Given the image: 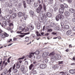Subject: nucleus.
I'll return each mask as SVG.
<instances>
[{
  "mask_svg": "<svg viewBox=\"0 0 75 75\" xmlns=\"http://www.w3.org/2000/svg\"><path fill=\"white\" fill-rule=\"evenodd\" d=\"M50 25L51 27H55L56 26V24L55 23L52 22L51 23Z\"/></svg>",
  "mask_w": 75,
  "mask_h": 75,
  "instance_id": "17",
  "label": "nucleus"
},
{
  "mask_svg": "<svg viewBox=\"0 0 75 75\" xmlns=\"http://www.w3.org/2000/svg\"><path fill=\"white\" fill-rule=\"evenodd\" d=\"M21 6H22V4L21 3H19L18 6V7L19 8H21Z\"/></svg>",
  "mask_w": 75,
  "mask_h": 75,
  "instance_id": "32",
  "label": "nucleus"
},
{
  "mask_svg": "<svg viewBox=\"0 0 75 75\" xmlns=\"http://www.w3.org/2000/svg\"><path fill=\"white\" fill-rule=\"evenodd\" d=\"M25 57H23L20 58H19L18 59V61H19V63L21 64V62H22V61L20 59H24V58Z\"/></svg>",
  "mask_w": 75,
  "mask_h": 75,
  "instance_id": "19",
  "label": "nucleus"
},
{
  "mask_svg": "<svg viewBox=\"0 0 75 75\" xmlns=\"http://www.w3.org/2000/svg\"><path fill=\"white\" fill-rule=\"evenodd\" d=\"M59 12L60 14L64 13V9L59 8Z\"/></svg>",
  "mask_w": 75,
  "mask_h": 75,
  "instance_id": "16",
  "label": "nucleus"
},
{
  "mask_svg": "<svg viewBox=\"0 0 75 75\" xmlns=\"http://www.w3.org/2000/svg\"><path fill=\"white\" fill-rule=\"evenodd\" d=\"M40 51L38 50H37L35 52V54L36 55H39L40 54Z\"/></svg>",
  "mask_w": 75,
  "mask_h": 75,
  "instance_id": "30",
  "label": "nucleus"
},
{
  "mask_svg": "<svg viewBox=\"0 0 75 75\" xmlns=\"http://www.w3.org/2000/svg\"><path fill=\"white\" fill-rule=\"evenodd\" d=\"M25 40H26V41H29V37H26L25 38Z\"/></svg>",
  "mask_w": 75,
  "mask_h": 75,
  "instance_id": "38",
  "label": "nucleus"
},
{
  "mask_svg": "<svg viewBox=\"0 0 75 75\" xmlns=\"http://www.w3.org/2000/svg\"><path fill=\"white\" fill-rule=\"evenodd\" d=\"M43 17H44L45 18H47V15L46 13H45Z\"/></svg>",
  "mask_w": 75,
  "mask_h": 75,
  "instance_id": "45",
  "label": "nucleus"
},
{
  "mask_svg": "<svg viewBox=\"0 0 75 75\" xmlns=\"http://www.w3.org/2000/svg\"><path fill=\"white\" fill-rule=\"evenodd\" d=\"M56 58L57 59L59 60V59H61V56L60 55H57Z\"/></svg>",
  "mask_w": 75,
  "mask_h": 75,
  "instance_id": "21",
  "label": "nucleus"
},
{
  "mask_svg": "<svg viewBox=\"0 0 75 75\" xmlns=\"http://www.w3.org/2000/svg\"><path fill=\"white\" fill-rule=\"evenodd\" d=\"M6 4L7 6H8L9 7H12V6H13V4L11 3H10L9 4L8 3H6Z\"/></svg>",
  "mask_w": 75,
  "mask_h": 75,
  "instance_id": "18",
  "label": "nucleus"
},
{
  "mask_svg": "<svg viewBox=\"0 0 75 75\" xmlns=\"http://www.w3.org/2000/svg\"><path fill=\"white\" fill-rule=\"evenodd\" d=\"M29 28L30 29V30H33L34 28V26L33 25L31 24H30L29 25Z\"/></svg>",
  "mask_w": 75,
  "mask_h": 75,
  "instance_id": "10",
  "label": "nucleus"
},
{
  "mask_svg": "<svg viewBox=\"0 0 75 75\" xmlns=\"http://www.w3.org/2000/svg\"><path fill=\"white\" fill-rule=\"evenodd\" d=\"M7 21L8 23H10V22L11 21L10 20V19H9L7 20Z\"/></svg>",
  "mask_w": 75,
  "mask_h": 75,
  "instance_id": "64",
  "label": "nucleus"
},
{
  "mask_svg": "<svg viewBox=\"0 0 75 75\" xmlns=\"http://www.w3.org/2000/svg\"><path fill=\"white\" fill-rule=\"evenodd\" d=\"M28 30H29V28H27V29H25V32H27L28 31Z\"/></svg>",
  "mask_w": 75,
  "mask_h": 75,
  "instance_id": "59",
  "label": "nucleus"
},
{
  "mask_svg": "<svg viewBox=\"0 0 75 75\" xmlns=\"http://www.w3.org/2000/svg\"><path fill=\"white\" fill-rule=\"evenodd\" d=\"M68 8V5L66 4H64V8Z\"/></svg>",
  "mask_w": 75,
  "mask_h": 75,
  "instance_id": "48",
  "label": "nucleus"
},
{
  "mask_svg": "<svg viewBox=\"0 0 75 75\" xmlns=\"http://www.w3.org/2000/svg\"><path fill=\"white\" fill-rule=\"evenodd\" d=\"M32 73L33 74H37V71L35 70H34L32 72Z\"/></svg>",
  "mask_w": 75,
  "mask_h": 75,
  "instance_id": "44",
  "label": "nucleus"
},
{
  "mask_svg": "<svg viewBox=\"0 0 75 75\" xmlns=\"http://www.w3.org/2000/svg\"><path fill=\"white\" fill-rule=\"evenodd\" d=\"M33 67V64H31L29 66V69L30 70H31V69Z\"/></svg>",
  "mask_w": 75,
  "mask_h": 75,
  "instance_id": "35",
  "label": "nucleus"
},
{
  "mask_svg": "<svg viewBox=\"0 0 75 75\" xmlns=\"http://www.w3.org/2000/svg\"><path fill=\"white\" fill-rule=\"evenodd\" d=\"M34 7H37L38 6V3H35L34 4Z\"/></svg>",
  "mask_w": 75,
  "mask_h": 75,
  "instance_id": "34",
  "label": "nucleus"
},
{
  "mask_svg": "<svg viewBox=\"0 0 75 75\" xmlns=\"http://www.w3.org/2000/svg\"><path fill=\"white\" fill-rule=\"evenodd\" d=\"M53 0H49V3H50V4H51L52 3V1Z\"/></svg>",
  "mask_w": 75,
  "mask_h": 75,
  "instance_id": "62",
  "label": "nucleus"
},
{
  "mask_svg": "<svg viewBox=\"0 0 75 75\" xmlns=\"http://www.w3.org/2000/svg\"><path fill=\"white\" fill-rule=\"evenodd\" d=\"M36 34H37V36H41L40 35V34L39 35H38V33H39V32L38 31H37L36 32Z\"/></svg>",
  "mask_w": 75,
  "mask_h": 75,
  "instance_id": "42",
  "label": "nucleus"
},
{
  "mask_svg": "<svg viewBox=\"0 0 75 75\" xmlns=\"http://www.w3.org/2000/svg\"><path fill=\"white\" fill-rule=\"evenodd\" d=\"M0 35L2 38H6V37H8V34L6 33H4L3 34H0Z\"/></svg>",
  "mask_w": 75,
  "mask_h": 75,
  "instance_id": "2",
  "label": "nucleus"
},
{
  "mask_svg": "<svg viewBox=\"0 0 75 75\" xmlns=\"http://www.w3.org/2000/svg\"><path fill=\"white\" fill-rule=\"evenodd\" d=\"M30 15H31V16H34V12L32 11H30Z\"/></svg>",
  "mask_w": 75,
  "mask_h": 75,
  "instance_id": "28",
  "label": "nucleus"
},
{
  "mask_svg": "<svg viewBox=\"0 0 75 75\" xmlns=\"http://www.w3.org/2000/svg\"><path fill=\"white\" fill-rule=\"evenodd\" d=\"M59 16H60V14H58V15H56V20L57 21H59V20L60 19Z\"/></svg>",
  "mask_w": 75,
  "mask_h": 75,
  "instance_id": "12",
  "label": "nucleus"
},
{
  "mask_svg": "<svg viewBox=\"0 0 75 75\" xmlns=\"http://www.w3.org/2000/svg\"><path fill=\"white\" fill-rule=\"evenodd\" d=\"M63 63V61H62L61 62L59 61V64H62Z\"/></svg>",
  "mask_w": 75,
  "mask_h": 75,
  "instance_id": "57",
  "label": "nucleus"
},
{
  "mask_svg": "<svg viewBox=\"0 0 75 75\" xmlns=\"http://www.w3.org/2000/svg\"><path fill=\"white\" fill-rule=\"evenodd\" d=\"M20 64H17L16 68L17 69H18L20 68Z\"/></svg>",
  "mask_w": 75,
  "mask_h": 75,
  "instance_id": "52",
  "label": "nucleus"
},
{
  "mask_svg": "<svg viewBox=\"0 0 75 75\" xmlns=\"http://www.w3.org/2000/svg\"><path fill=\"white\" fill-rule=\"evenodd\" d=\"M2 25L1 24V23L0 22V25L2 27H3V28H6V27L7 25V23H6V22L4 21L3 22H2Z\"/></svg>",
  "mask_w": 75,
  "mask_h": 75,
  "instance_id": "3",
  "label": "nucleus"
},
{
  "mask_svg": "<svg viewBox=\"0 0 75 75\" xmlns=\"http://www.w3.org/2000/svg\"><path fill=\"white\" fill-rule=\"evenodd\" d=\"M27 3L28 4H30L31 1L30 0H26Z\"/></svg>",
  "mask_w": 75,
  "mask_h": 75,
  "instance_id": "40",
  "label": "nucleus"
},
{
  "mask_svg": "<svg viewBox=\"0 0 75 75\" xmlns=\"http://www.w3.org/2000/svg\"><path fill=\"white\" fill-rule=\"evenodd\" d=\"M7 28V30H12V29H11V28H10V27H8Z\"/></svg>",
  "mask_w": 75,
  "mask_h": 75,
  "instance_id": "55",
  "label": "nucleus"
},
{
  "mask_svg": "<svg viewBox=\"0 0 75 75\" xmlns=\"http://www.w3.org/2000/svg\"><path fill=\"white\" fill-rule=\"evenodd\" d=\"M64 75H69V74H68V73H64Z\"/></svg>",
  "mask_w": 75,
  "mask_h": 75,
  "instance_id": "63",
  "label": "nucleus"
},
{
  "mask_svg": "<svg viewBox=\"0 0 75 75\" xmlns=\"http://www.w3.org/2000/svg\"><path fill=\"white\" fill-rule=\"evenodd\" d=\"M55 54V53H54V52H53L52 53H51L49 54L50 55H51V56H52L54 55Z\"/></svg>",
  "mask_w": 75,
  "mask_h": 75,
  "instance_id": "39",
  "label": "nucleus"
},
{
  "mask_svg": "<svg viewBox=\"0 0 75 75\" xmlns=\"http://www.w3.org/2000/svg\"><path fill=\"white\" fill-rule=\"evenodd\" d=\"M8 73V71H7V69H5L4 71V72L2 73L3 75H6Z\"/></svg>",
  "mask_w": 75,
  "mask_h": 75,
  "instance_id": "8",
  "label": "nucleus"
},
{
  "mask_svg": "<svg viewBox=\"0 0 75 75\" xmlns=\"http://www.w3.org/2000/svg\"><path fill=\"white\" fill-rule=\"evenodd\" d=\"M30 34V32L28 33H24L23 35H19V37H20L21 38H23V37H24V36H25V35H27L28 34Z\"/></svg>",
  "mask_w": 75,
  "mask_h": 75,
  "instance_id": "13",
  "label": "nucleus"
},
{
  "mask_svg": "<svg viewBox=\"0 0 75 75\" xmlns=\"http://www.w3.org/2000/svg\"><path fill=\"white\" fill-rule=\"evenodd\" d=\"M48 54H49V53L48 52H45L43 53L42 54V56L44 57H45L48 56Z\"/></svg>",
  "mask_w": 75,
  "mask_h": 75,
  "instance_id": "11",
  "label": "nucleus"
},
{
  "mask_svg": "<svg viewBox=\"0 0 75 75\" xmlns=\"http://www.w3.org/2000/svg\"><path fill=\"white\" fill-rule=\"evenodd\" d=\"M37 29H38V30H39L40 29V28H41V26L40 25H38L37 27Z\"/></svg>",
  "mask_w": 75,
  "mask_h": 75,
  "instance_id": "54",
  "label": "nucleus"
},
{
  "mask_svg": "<svg viewBox=\"0 0 75 75\" xmlns=\"http://www.w3.org/2000/svg\"><path fill=\"white\" fill-rule=\"evenodd\" d=\"M52 59H57V57H56L55 56H54L52 57Z\"/></svg>",
  "mask_w": 75,
  "mask_h": 75,
  "instance_id": "49",
  "label": "nucleus"
},
{
  "mask_svg": "<svg viewBox=\"0 0 75 75\" xmlns=\"http://www.w3.org/2000/svg\"><path fill=\"white\" fill-rule=\"evenodd\" d=\"M60 7L61 8H62L63 9H64V5H63L62 4H61L60 5Z\"/></svg>",
  "mask_w": 75,
  "mask_h": 75,
  "instance_id": "43",
  "label": "nucleus"
},
{
  "mask_svg": "<svg viewBox=\"0 0 75 75\" xmlns=\"http://www.w3.org/2000/svg\"><path fill=\"white\" fill-rule=\"evenodd\" d=\"M23 14H23V13H22V12H19L18 13V17H22V16H24Z\"/></svg>",
  "mask_w": 75,
  "mask_h": 75,
  "instance_id": "20",
  "label": "nucleus"
},
{
  "mask_svg": "<svg viewBox=\"0 0 75 75\" xmlns=\"http://www.w3.org/2000/svg\"><path fill=\"white\" fill-rule=\"evenodd\" d=\"M69 73H70V74H74V71L73 70H70L69 71Z\"/></svg>",
  "mask_w": 75,
  "mask_h": 75,
  "instance_id": "29",
  "label": "nucleus"
},
{
  "mask_svg": "<svg viewBox=\"0 0 75 75\" xmlns=\"http://www.w3.org/2000/svg\"><path fill=\"white\" fill-rule=\"evenodd\" d=\"M47 17H52V14L49 12H47Z\"/></svg>",
  "mask_w": 75,
  "mask_h": 75,
  "instance_id": "15",
  "label": "nucleus"
},
{
  "mask_svg": "<svg viewBox=\"0 0 75 75\" xmlns=\"http://www.w3.org/2000/svg\"><path fill=\"white\" fill-rule=\"evenodd\" d=\"M42 8V5L41 4H39V6L36 9V12L37 13H40V14H42L43 12L41 11Z\"/></svg>",
  "mask_w": 75,
  "mask_h": 75,
  "instance_id": "1",
  "label": "nucleus"
},
{
  "mask_svg": "<svg viewBox=\"0 0 75 75\" xmlns=\"http://www.w3.org/2000/svg\"><path fill=\"white\" fill-rule=\"evenodd\" d=\"M59 18L60 20H63V19H64V15H60V16H59Z\"/></svg>",
  "mask_w": 75,
  "mask_h": 75,
  "instance_id": "26",
  "label": "nucleus"
},
{
  "mask_svg": "<svg viewBox=\"0 0 75 75\" xmlns=\"http://www.w3.org/2000/svg\"><path fill=\"white\" fill-rule=\"evenodd\" d=\"M16 17V13H14L11 15V17H13V18H14Z\"/></svg>",
  "mask_w": 75,
  "mask_h": 75,
  "instance_id": "25",
  "label": "nucleus"
},
{
  "mask_svg": "<svg viewBox=\"0 0 75 75\" xmlns=\"http://www.w3.org/2000/svg\"><path fill=\"white\" fill-rule=\"evenodd\" d=\"M25 65H28V62L27 61H26L25 62Z\"/></svg>",
  "mask_w": 75,
  "mask_h": 75,
  "instance_id": "53",
  "label": "nucleus"
},
{
  "mask_svg": "<svg viewBox=\"0 0 75 75\" xmlns=\"http://www.w3.org/2000/svg\"><path fill=\"white\" fill-rule=\"evenodd\" d=\"M23 13H23L24 15L23 16L24 17V20H26V19L27 18L28 16L26 15H25V14H24V12Z\"/></svg>",
  "mask_w": 75,
  "mask_h": 75,
  "instance_id": "27",
  "label": "nucleus"
},
{
  "mask_svg": "<svg viewBox=\"0 0 75 75\" xmlns=\"http://www.w3.org/2000/svg\"><path fill=\"white\" fill-rule=\"evenodd\" d=\"M66 34L67 35H70L71 34V30H69L67 31V32L66 33Z\"/></svg>",
  "mask_w": 75,
  "mask_h": 75,
  "instance_id": "22",
  "label": "nucleus"
},
{
  "mask_svg": "<svg viewBox=\"0 0 75 75\" xmlns=\"http://www.w3.org/2000/svg\"><path fill=\"white\" fill-rule=\"evenodd\" d=\"M13 24L12 23H11L9 24V26L10 27H11V26H13Z\"/></svg>",
  "mask_w": 75,
  "mask_h": 75,
  "instance_id": "60",
  "label": "nucleus"
},
{
  "mask_svg": "<svg viewBox=\"0 0 75 75\" xmlns=\"http://www.w3.org/2000/svg\"><path fill=\"white\" fill-rule=\"evenodd\" d=\"M55 30H58L59 31H62V29L61 28L58 27H56L54 28Z\"/></svg>",
  "mask_w": 75,
  "mask_h": 75,
  "instance_id": "14",
  "label": "nucleus"
},
{
  "mask_svg": "<svg viewBox=\"0 0 75 75\" xmlns=\"http://www.w3.org/2000/svg\"><path fill=\"white\" fill-rule=\"evenodd\" d=\"M18 71V70L17 69H15L14 70V73H16V72H17Z\"/></svg>",
  "mask_w": 75,
  "mask_h": 75,
  "instance_id": "56",
  "label": "nucleus"
},
{
  "mask_svg": "<svg viewBox=\"0 0 75 75\" xmlns=\"http://www.w3.org/2000/svg\"><path fill=\"white\" fill-rule=\"evenodd\" d=\"M65 27L66 29H68L69 28V26L68 25H66Z\"/></svg>",
  "mask_w": 75,
  "mask_h": 75,
  "instance_id": "36",
  "label": "nucleus"
},
{
  "mask_svg": "<svg viewBox=\"0 0 75 75\" xmlns=\"http://www.w3.org/2000/svg\"><path fill=\"white\" fill-rule=\"evenodd\" d=\"M64 15L66 17H68V16H69L70 13L68 11H66L64 12Z\"/></svg>",
  "mask_w": 75,
  "mask_h": 75,
  "instance_id": "9",
  "label": "nucleus"
},
{
  "mask_svg": "<svg viewBox=\"0 0 75 75\" xmlns=\"http://www.w3.org/2000/svg\"><path fill=\"white\" fill-rule=\"evenodd\" d=\"M52 30L51 29H48L47 32H52Z\"/></svg>",
  "mask_w": 75,
  "mask_h": 75,
  "instance_id": "46",
  "label": "nucleus"
},
{
  "mask_svg": "<svg viewBox=\"0 0 75 75\" xmlns=\"http://www.w3.org/2000/svg\"><path fill=\"white\" fill-rule=\"evenodd\" d=\"M21 32H22V31H18L17 32V33L18 34H24L23 33H21Z\"/></svg>",
  "mask_w": 75,
  "mask_h": 75,
  "instance_id": "41",
  "label": "nucleus"
},
{
  "mask_svg": "<svg viewBox=\"0 0 75 75\" xmlns=\"http://www.w3.org/2000/svg\"><path fill=\"white\" fill-rule=\"evenodd\" d=\"M47 65L43 64H41L40 65V68L41 69H44L47 68Z\"/></svg>",
  "mask_w": 75,
  "mask_h": 75,
  "instance_id": "4",
  "label": "nucleus"
},
{
  "mask_svg": "<svg viewBox=\"0 0 75 75\" xmlns=\"http://www.w3.org/2000/svg\"><path fill=\"white\" fill-rule=\"evenodd\" d=\"M23 3L24 8H27V6H26V3H25V1H23Z\"/></svg>",
  "mask_w": 75,
  "mask_h": 75,
  "instance_id": "23",
  "label": "nucleus"
},
{
  "mask_svg": "<svg viewBox=\"0 0 75 75\" xmlns=\"http://www.w3.org/2000/svg\"><path fill=\"white\" fill-rule=\"evenodd\" d=\"M43 8L45 11H46V6L44 4L43 5Z\"/></svg>",
  "mask_w": 75,
  "mask_h": 75,
  "instance_id": "37",
  "label": "nucleus"
},
{
  "mask_svg": "<svg viewBox=\"0 0 75 75\" xmlns=\"http://www.w3.org/2000/svg\"><path fill=\"white\" fill-rule=\"evenodd\" d=\"M34 54H35V52L31 53L29 55L28 57H29L30 58H31L32 57L33 58H35V57L34 55Z\"/></svg>",
  "mask_w": 75,
  "mask_h": 75,
  "instance_id": "5",
  "label": "nucleus"
},
{
  "mask_svg": "<svg viewBox=\"0 0 75 75\" xmlns=\"http://www.w3.org/2000/svg\"><path fill=\"white\" fill-rule=\"evenodd\" d=\"M9 13L10 14H12L13 13V11L11 10H10L9 11Z\"/></svg>",
  "mask_w": 75,
  "mask_h": 75,
  "instance_id": "61",
  "label": "nucleus"
},
{
  "mask_svg": "<svg viewBox=\"0 0 75 75\" xmlns=\"http://www.w3.org/2000/svg\"><path fill=\"white\" fill-rule=\"evenodd\" d=\"M25 29V28H23L21 26H19V30H21L22 31H23Z\"/></svg>",
  "mask_w": 75,
  "mask_h": 75,
  "instance_id": "24",
  "label": "nucleus"
},
{
  "mask_svg": "<svg viewBox=\"0 0 75 75\" xmlns=\"http://www.w3.org/2000/svg\"><path fill=\"white\" fill-rule=\"evenodd\" d=\"M12 69V67H11L9 70L8 72L9 73L11 72V70Z\"/></svg>",
  "mask_w": 75,
  "mask_h": 75,
  "instance_id": "51",
  "label": "nucleus"
},
{
  "mask_svg": "<svg viewBox=\"0 0 75 75\" xmlns=\"http://www.w3.org/2000/svg\"><path fill=\"white\" fill-rule=\"evenodd\" d=\"M52 34L53 35H56V34H57V33H55L54 32H53L52 33Z\"/></svg>",
  "mask_w": 75,
  "mask_h": 75,
  "instance_id": "58",
  "label": "nucleus"
},
{
  "mask_svg": "<svg viewBox=\"0 0 75 75\" xmlns=\"http://www.w3.org/2000/svg\"><path fill=\"white\" fill-rule=\"evenodd\" d=\"M10 18H11V16L10 15H9L5 16L4 17V19L5 20L7 21L9 20Z\"/></svg>",
  "mask_w": 75,
  "mask_h": 75,
  "instance_id": "7",
  "label": "nucleus"
},
{
  "mask_svg": "<svg viewBox=\"0 0 75 75\" xmlns=\"http://www.w3.org/2000/svg\"><path fill=\"white\" fill-rule=\"evenodd\" d=\"M25 70V68L24 67H23L21 68V72H23V71Z\"/></svg>",
  "mask_w": 75,
  "mask_h": 75,
  "instance_id": "33",
  "label": "nucleus"
},
{
  "mask_svg": "<svg viewBox=\"0 0 75 75\" xmlns=\"http://www.w3.org/2000/svg\"><path fill=\"white\" fill-rule=\"evenodd\" d=\"M69 11L71 13H75V9L73 8H70L69 9Z\"/></svg>",
  "mask_w": 75,
  "mask_h": 75,
  "instance_id": "6",
  "label": "nucleus"
},
{
  "mask_svg": "<svg viewBox=\"0 0 75 75\" xmlns=\"http://www.w3.org/2000/svg\"><path fill=\"white\" fill-rule=\"evenodd\" d=\"M12 10L13 11L14 13H16V11H16V8H13V9H12Z\"/></svg>",
  "mask_w": 75,
  "mask_h": 75,
  "instance_id": "47",
  "label": "nucleus"
},
{
  "mask_svg": "<svg viewBox=\"0 0 75 75\" xmlns=\"http://www.w3.org/2000/svg\"><path fill=\"white\" fill-rule=\"evenodd\" d=\"M60 24L62 26H64V23L63 22H61Z\"/></svg>",
  "mask_w": 75,
  "mask_h": 75,
  "instance_id": "50",
  "label": "nucleus"
},
{
  "mask_svg": "<svg viewBox=\"0 0 75 75\" xmlns=\"http://www.w3.org/2000/svg\"><path fill=\"white\" fill-rule=\"evenodd\" d=\"M48 59H46L43 60V62L45 64H46V63H47V62H48Z\"/></svg>",
  "mask_w": 75,
  "mask_h": 75,
  "instance_id": "31",
  "label": "nucleus"
}]
</instances>
